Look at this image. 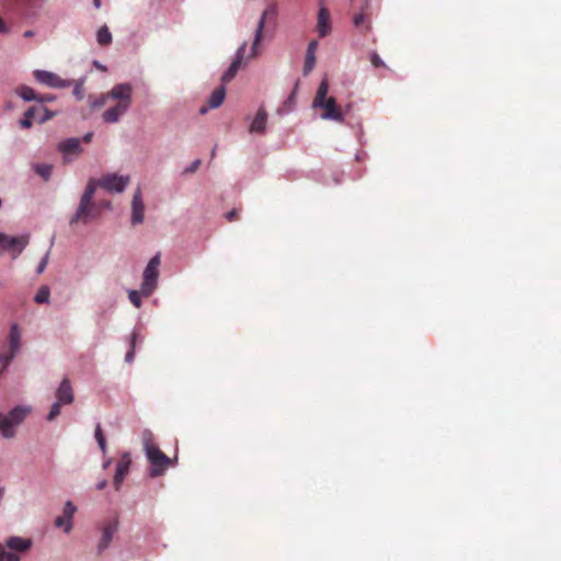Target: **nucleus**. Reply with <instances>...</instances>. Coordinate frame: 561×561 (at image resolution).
<instances>
[{
	"label": "nucleus",
	"mask_w": 561,
	"mask_h": 561,
	"mask_svg": "<svg viewBox=\"0 0 561 561\" xmlns=\"http://www.w3.org/2000/svg\"><path fill=\"white\" fill-rule=\"evenodd\" d=\"M56 401L61 404H71L75 400L73 389L68 378H64L55 392Z\"/></svg>",
	"instance_id": "16"
},
{
	"label": "nucleus",
	"mask_w": 561,
	"mask_h": 561,
	"mask_svg": "<svg viewBox=\"0 0 561 561\" xmlns=\"http://www.w3.org/2000/svg\"><path fill=\"white\" fill-rule=\"evenodd\" d=\"M33 170L37 175H39L43 180L47 181L49 180L51 172H53V165L49 163H36L33 167Z\"/></svg>",
	"instance_id": "26"
},
{
	"label": "nucleus",
	"mask_w": 561,
	"mask_h": 561,
	"mask_svg": "<svg viewBox=\"0 0 561 561\" xmlns=\"http://www.w3.org/2000/svg\"><path fill=\"white\" fill-rule=\"evenodd\" d=\"M76 512H77L76 505L71 501H67L64 506L62 515L65 517H67V519L72 520Z\"/></svg>",
	"instance_id": "31"
},
{
	"label": "nucleus",
	"mask_w": 561,
	"mask_h": 561,
	"mask_svg": "<svg viewBox=\"0 0 561 561\" xmlns=\"http://www.w3.org/2000/svg\"><path fill=\"white\" fill-rule=\"evenodd\" d=\"M118 522L116 519H112L105 523L102 528V537L98 543V552L102 553L105 549L108 548L114 534L117 531Z\"/></svg>",
	"instance_id": "14"
},
{
	"label": "nucleus",
	"mask_w": 561,
	"mask_h": 561,
	"mask_svg": "<svg viewBox=\"0 0 561 561\" xmlns=\"http://www.w3.org/2000/svg\"><path fill=\"white\" fill-rule=\"evenodd\" d=\"M317 31L321 37L327 36L331 32L330 13L325 8L319 10Z\"/></svg>",
	"instance_id": "22"
},
{
	"label": "nucleus",
	"mask_w": 561,
	"mask_h": 561,
	"mask_svg": "<svg viewBox=\"0 0 561 561\" xmlns=\"http://www.w3.org/2000/svg\"><path fill=\"white\" fill-rule=\"evenodd\" d=\"M34 77L38 82L51 88H65L70 85V82L61 79L56 73L46 70L34 71Z\"/></svg>",
	"instance_id": "12"
},
{
	"label": "nucleus",
	"mask_w": 561,
	"mask_h": 561,
	"mask_svg": "<svg viewBox=\"0 0 561 561\" xmlns=\"http://www.w3.org/2000/svg\"><path fill=\"white\" fill-rule=\"evenodd\" d=\"M225 98H226L225 87L220 85V87L216 88L207 101V106H202L199 108V113L205 114V113H207L208 108L219 107L224 103Z\"/></svg>",
	"instance_id": "19"
},
{
	"label": "nucleus",
	"mask_w": 561,
	"mask_h": 561,
	"mask_svg": "<svg viewBox=\"0 0 561 561\" xmlns=\"http://www.w3.org/2000/svg\"><path fill=\"white\" fill-rule=\"evenodd\" d=\"M100 207L111 208V202H104L99 206V208Z\"/></svg>",
	"instance_id": "48"
},
{
	"label": "nucleus",
	"mask_w": 561,
	"mask_h": 561,
	"mask_svg": "<svg viewBox=\"0 0 561 561\" xmlns=\"http://www.w3.org/2000/svg\"><path fill=\"white\" fill-rule=\"evenodd\" d=\"M131 91L133 88L129 83H119L107 92V95L116 100L117 103L103 113V119L106 123H116L119 121L121 116L126 113L131 104Z\"/></svg>",
	"instance_id": "1"
},
{
	"label": "nucleus",
	"mask_w": 561,
	"mask_h": 561,
	"mask_svg": "<svg viewBox=\"0 0 561 561\" xmlns=\"http://www.w3.org/2000/svg\"><path fill=\"white\" fill-rule=\"evenodd\" d=\"M96 41L101 46H107L112 43V34L106 25L99 28Z\"/></svg>",
	"instance_id": "27"
},
{
	"label": "nucleus",
	"mask_w": 561,
	"mask_h": 561,
	"mask_svg": "<svg viewBox=\"0 0 561 561\" xmlns=\"http://www.w3.org/2000/svg\"><path fill=\"white\" fill-rule=\"evenodd\" d=\"M31 546V539L10 537L7 539L4 546L0 543V561H20V557L13 551L24 552L27 551Z\"/></svg>",
	"instance_id": "3"
},
{
	"label": "nucleus",
	"mask_w": 561,
	"mask_h": 561,
	"mask_svg": "<svg viewBox=\"0 0 561 561\" xmlns=\"http://www.w3.org/2000/svg\"><path fill=\"white\" fill-rule=\"evenodd\" d=\"M201 165V160H195L187 169L186 172L193 173L195 172Z\"/></svg>",
	"instance_id": "41"
},
{
	"label": "nucleus",
	"mask_w": 561,
	"mask_h": 561,
	"mask_svg": "<svg viewBox=\"0 0 561 561\" xmlns=\"http://www.w3.org/2000/svg\"><path fill=\"white\" fill-rule=\"evenodd\" d=\"M329 92V81L324 78L317 90V94L313 99L312 106L323 108L324 112L322 114V118L324 119H333V121H343V113L341 108L337 106L334 98H327Z\"/></svg>",
	"instance_id": "2"
},
{
	"label": "nucleus",
	"mask_w": 561,
	"mask_h": 561,
	"mask_svg": "<svg viewBox=\"0 0 561 561\" xmlns=\"http://www.w3.org/2000/svg\"><path fill=\"white\" fill-rule=\"evenodd\" d=\"M318 47L317 41H311L307 48L305 65H304V75H309L316 65V50Z\"/></svg>",
	"instance_id": "23"
},
{
	"label": "nucleus",
	"mask_w": 561,
	"mask_h": 561,
	"mask_svg": "<svg viewBox=\"0 0 561 561\" xmlns=\"http://www.w3.org/2000/svg\"><path fill=\"white\" fill-rule=\"evenodd\" d=\"M141 290L138 291V290H129L128 293V298L130 300V302L136 307V308H140L141 307Z\"/></svg>",
	"instance_id": "33"
},
{
	"label": "nucleus",
	"mask_w": 561,
	"mask_h": 561,
	"mask_svg": "<svg viewBox=\"0 0 561 561\" xmlns=\"http://www.w3.org/2000/svg\"><path fill=\"white\" fill-rule=\"evenodd\" d=\"M19 95L25 101L37 100L35 91L30 87H22L18 90Z\"/></svg>",
	"instance_id": "30"
},
{
	"label": "nucleus",
	"mask_w": 561,
	"mask_h": 561,
	"mask_svg": "<svg viewBox=\"0 0 561 561\" xmlns=\"http://www.w3.org/2000/svg\"><path fill=\"white\" fill-rule=\"evenodd\" d=\"M31 412L30 408L15 407L12 409L3 420L0 421V431L4 437H12L14 435L13 427L21 424L23 420Z\"/></svg>",
	"instance_id": "6"
},
{
	"label": "nucleus",
	"mask_w": 561,
	"mask_h": 561,
	"mask_svg": "<svg viewBox=\"0 0 561 561\" xmlns=\"http://www.w3.org/2000/svg\"><path fill=\"white\" fill-rule=\"evenodd\" d=\"M73 94L77 96L78 100H82L83 99V87H82V83H77L75 89H73Z\"/></svg>",
	"instance_id": "39"
},
{
	"label": "nucleus",
	"mask_w": 561,
	"mask_h": 561,
	"mask_svg": "<svg viewBox=\"0 0 561 561\" xmlns=\"http://www.w3.org/2000/svg\"><path fill=\"white\" fill-rule=\"evenodd\" d=\"M49 295H50V291H49V288L47 286H42L35 297H34V300L35 302L37 304H45V302H48V299H49Z\"/></svg>",
	"instance_id": "29"
},
{
	"label": "nucleus",
	"mask_w": 561,
	"mask_h": 561,
	"mask_svg": "<svg viewBox=\"0 0 561 561\" xmlns=\"http://www.w3.org/2000/svg\"><path fill=\"white\" fill-rule=\"evenodd\" d=\"M144 217H145V205L142 202L141 190L138 187L135 191L133 201H131V219H130L131 224L134 226L141 224L144 221Z\"/></svg>",
	"instance_id": "13"
},
{
	"label": "nucleus",
	"mask_w": 561,
	"mask_h": 561,
	"mask_svg": "<svg viewBox=\"0 0 561 561\" xmlns=\"http://www.w3.org/2000/svg\"><path fill=\"white\" fill-rule=\"evenodd\" d=\"M94 436L96 440L104 438V434L100 425H96Z\"/></svg>",
	"instance_id": "42"
},
{
	"label": "nucleus",
	"mask_w": 561,
	"mask_h": 561,
	"mask_svg": "<svg viewBox=\"0 0 561 561\" xmlns=\"http://www.w3.org/2000/svg\"><path fill=\"white\" fill-rule=\"evenodd\" d=\"M96 187H99L98 180L90 179L80 199V213H83L85 204L93 199Z\"/></svg>",
	"instance_id": "25"
},
{
	"label": "nucleus",
	"mask_w": 561,
	"mask_h": 561,
	"mask_svg": "<svg viewBox=\"0 0 561 561\" xmlns=\"http://www.w3.org/2000/svg\"><path fill=\"white\" fill-rule=\"evenodd\" d=\"M41 102H44V101H51L53 98L51 96H45V98H41L38 99Z\"/></svg>",
	"instance_id": "51"
},
{
	"label": "nucleus",
	"mask_w": 561,
	"mask_h": 561,
	"mask_svg": "<svg viewBox=\"0 0 561 561\" xmlns=\"http://www.w3.org/2000/svg\"><path fill=\"white\" fill-rule=\"evenodd\" d=\"M33 35H34L33 31H26V32L24 33V36H25V37H32Z\"/></svg>",
	"instance_id": "50"
},
{
	"label": "nucleus",
	"mask_w": 561,
	"mask_h": 561,
	"mask_svg": "<svg viewBox=\"0 0 561 561\" xmlns=\"http://www.w3.org/2000/svg\"><path fill=\"white\" fill-rule=\"evenodd\" d=\"M107 99H111V96L106 94H102L100 95L99 98L92 100V98H90L89 102H90V106L92 108H99V107H102L106 104V101Z\"/></svg>",
	"instance_id": "32"
},
{
	"label": "nucleus",
	"mask_w": 561,
	"mask_h": 561,
	"mask_svg": "<svg viewBox=\"0 0 561 561\" xmlns=\"http://www.w3.org/2000/svg\"><path fill=\"white\" fill-rule=\"evenodd\" d=\"M297 88H298V82L296 83L295 90L293 91V93H291V94H290V96L288 98V101H289V102H293V101H294V99H295V93H296Z\"/></svg>",
	"instance_id": "47"
},
{
	"label": "nucleus",
	"mask_w": 561,
	"mask_h": 561,
	"mask_svg": "<svg viewBox=\"0 0 561 561\" xmlns=\"http://www.w3.org/2000/svg\"><path fill=\"white\" fill-rule=\"evenodd\" d=\"M226 219L228 221H234V220H238L239 219V210L238 209H232L230 211H228L226 215H225Z\"/></svg>",
	"instance_id": "38"
},
{
	"label": "nucleus",
	"mask_w": 561,
	"mask_h": 561,
	"mask_svg": "<svg viewBox=\"0 0 561 561\" xmlns=\"http://www.w3.org/2000/svg\"><path fill=\"white\" fill-rule=\"evenodd\" d=\"M130 182L129 175L107 173L98 180L99 187L108 193H123Z\"/></svg>",
	"instance_id": "7"
},
{
	"label": "nucleus",
	"mask_w": 561,
	"mask_h": 561,
	"mask_svg": "<svg viewBox=\"0 0 561 561\" xmlns=\"http://www.w3.org/2000/svg\"><path fill=\"white\" fill-rule=\"evenodd\" d=\"M5 32H7V27L4 25L3 20L0 18V33H5Z\"/></svg>",
	"instance_id": "46"
},
{
	"label": "nucleus",
	"mask_w": 561,
	"mask_h": 561,
	"mask_svg": "<svg viewBox=\"0 0 561 561\" xmlns=\"http://www.w3.org/2000/svg\"><path fill=\"white\" fill-rule=\"evenodd\" d=\"M267 113L263 107H261L250 125V133L263 134L265 131Z\"/></svg>",
	"instance_id": "24"
},
{
	"label": "nucleus",
	"mask_w": 561,
	"mask_h": 561,
	"mask_svg": "<svg viewBox=\"0 0 561 561\" xmlns=\"http://www.w3.org/2000/svg\"><path fill=\"white\" fill-rule=\"evenodd\" d=\"M141 438H142V444H144L145 451H147L148 447H154L156 446L153 444V435H152V433L149 430H146V431L142 432Z\"/></svg>",
	"instance_id": "34"
},
{
	"label": "nucleus",
	"mask_w": 561,
	"mask_h": 561,
	"mask_svg": "<svg viewBox=\"0 0 561 561\" xmlns=\"http://www.w3.org/2000/svg\"><path fill=\"white\" fill-rule=\"evenodd\" d=\"M92 137H93V133H88L83 136L82 140L84 142H90L92 140Z\"/></svg>",
	"instance_id": "44"
},
{
	"label": "nucleus",
	"mask_w": 561,
	"mask_h": 561,
	"mask_svg": "<svg viewBox=\"0 0 561 561\" xmlns=\"http://www.w3.org/2000/svg\"><path fill=\"white\" fill-rule=\"evenodd\" d=\"M61 405L62 404L57 402V401L51 405L50 411H49V413L47 415V421L51 422V421H54L60 414V407Z\"/></svg>",
	"instance_id": "35"
},
{
	"label": "nucleus",
	"mask_w": 561,
	"mask_h": 561,
	"mask_svg": "<svg viewBox=\"0 0 561 561\" xmlns=\"http://www.w3.org/2000/svg\"><path fill=\"white\" fill-rule=\"evenodd\" d=\"M276 14V5L275 4H271L268 5L262 13L261 15V19L259 21V24H257V27H256V31H255V36H254V42H253V46H252V56L255 57L256 56V46L259 45V43L261 42L262 39V34H263V28H264V24H265V21L268 16H273Z\"/></svg>",
	"instance_id": "17"
},
{
	"label": "nucleus",
	"mask_w": 561,
	"mask_h": 561,
	"mask_svg": "<svg viewBox=\"0 0 561 561\" xmlns=\"http://www.w3.org/2000/svg\"><path fill=\"white\" fill-rule=\"evenodd\" d=\"M131 459L128 454H124L117 462L116 472L114 476V485L118 490L121 483L129 471Z\"/></svg>",
	"instance_id": "20"
},
{
	"label": "nucleus",
	"mask_w": 561,
	"mask_h": 561,
	"mask_svg": "<svg viewBox=\"0 0 561 561\" xmlns=\"http://www.w3.org/2000/svg\"><path fill=\"white\" fill-rule=\"evenodd\" d=\"M137 335L134 333L131 335V350L126 354V362L130 363L134 358V348H135V342H136Z\"/></svg>",
	"instance_id": "37"
},
{
	"label": "nucleus",
	"mask_w": 561,
	"mask_h": 561,
	"mask_svg": "<svg viewBox=\"0 0 561 561\" xmlns=\"http://www.w3.org/2000/svg\"><path fill=\"white\" fill-rule=\"evenodd\" d=\"M370 61H371L373 66L376 68L385 67L383 61L381 60V58L379 57V55L377 53H371Z\"/></svg>",
	"instance_id": "36"
},
{
	"label": "nucleus",
	"mask_w": 561,
	"mask_h": 561,
	"mask_svg": "<svg viewBox=\"0 0 561 561\" xmlns=\"http://www.w3.org/2000/svg\"><path fill=\"white\" fill-rule=\"evenodd\" d=\"M93 4L96 9L101 7V0H93Z\"/></svg>",
	"instance_id": "49"
},
{
	"label": "nucleus",
	"mask_w": 561,
	"mask_h": 561,
	"mask_svg": "<svg viewBox=\"0 0 561 561\" xmlns=\"http://www.w3.org/2000/svg\"><path fill=\"white\" fill-rule=\"evenodd\" d=\"M48 252L46 253V255L42 259V261L39 262L38 266H37V273L38 274H42L44 272V270L46 268V265L48 263Z\"/></svg>",
	"instance_id": "40"
},
{
	"label": "nucleus",
	"mask_w": 561,
	"mask_h": 561,
	"mask_svg": "<svg viewBox=\"0 0 561 561\" xmlns=\"http://www.w3.org/2000/svg\"><path fill=\"white\" fill-rule=\"evenodd\" d=\"M146 456L151 465L149 469V476L151 478L162 476L171 465V459L164 453H162L158 446L148 447Z\"/></svg>",
	"instance_id": "5"
},
{
	"label": "nucleus",
	"mask_w": 561,
	"mask_h": 561,
	"mask_svg": "<svg viewBox=\"0 0 561 561\" xmlns=\"http://www.w3.org/2000/svg\"><path fill=\"white\" fill-rule=\"evenodd\" d=\"M106 485H107V481H106V480H102V481H100V482L96 484V489H98V490H103Z\"/></svg>",
	"instance_id": "45"
},
{
	"label": "nucleus",
	"mask_w": 561,
	"mask_h": 561,
	"mask_svg": "<svg viewBox=\"0 0 561 561\" xmlns=\"http://www.w3.org/2000/svg\"><path fill=\"white\" fill-rule=\"evenodd\" d=\"M27 243L28 237H8L4 233H0V249L15 251L14 257L24 250Z\"/></svg>",
	"instance_id": "10"
},
{
	"label": "nucleus",
	"mask_w": 561,
	"mask_h": 561,
	"mask_svg": "<svg viewBox=\"0 0 561 561\" xmlns=\"http://www.w3.org/2000/svg\"><path fill=\"white\" fill-rule=\"evenodd\" d=\"M21 346V332L18 324H12L9 332V346L0 353V364L7 368Z\"/></svg>",
	"instance_id": "8"
},
{
	"label": "nucleus",
	"mask_w": 561,
	"mask_h": 561,
	"mask_svg": "<svg viewBox=\"0 0 561 561\" xmlns=\"http://www.w3.org/2000/svg\"><path fill=\"white\" fill-rule=\"evenodd\" d=\"M96 442H98V444H99V446H100V448H101L102 453H103V454H105V451H106V442H105V437H104V438H102V439H99V440H96Z\"/></svg>",
	"instance_id": "43"
},
{
	"label": "nucleus",
	"mask_w": 561,
	"mask_h": 561,
	"mask_svg": "<svg viewBox=\"0 0 561 561\" xmlns=\"http://www.w3.org/2000/svg\"><path fill=\"white\" fill-rule=\"evenodd\" d=\"M58 150L65 156L76 154L79 156L82 152L80 139L78 138H69L65 141H61L58 145Z\"/></svg>",
	"instance_id": "21"
},
{
	"label": "nucleus",
	"mask_w": 561,
	"mask_h": 561,
	"mask_svg": "<svg viewBox=\"0 0 561 561\" xmlns=\"http://www.w3.org/2000/svg\"><path fill=\"white\" fill-rule=\"evenodd\" d=\"M1 420H3V416H2V414L0 413V421H1Z\"/></svg>",
	"instance_id": "52"
},
{
	"label": "nucleus",
	"mask_w": 561,
	"mask_h": 561,
	"mask_svg": "<svg viewBox=\"0 0 561 561\" xmlns=\"http://www.w3.org/2000/svg\"><path fill=\"white\" fill-rule=\"evenodd\" d=\"M99 214V206L95 203H93V201H90V203L85 204L83 213H80V205L78 206V209L76 214L70 218L69 224L71 226L77 222L88 224L90 220L96 218Z\"/></svg>",
	"instance_id": "11"
},
{
	"label": "nucleus",
	"mask_w": 561,
	"mask_h": 561,
	"mask_svg": "<svg viewBox=\"0 0 561 561\" xmlns=\"http://www.w3.org/2000/svg\"><path fill=\"white\" fill-rule=\"evenodd\" d=\"M353 23L357 30L366 33L370 30V7L368 0L360 8V11L353 18Z\"/></svg>",
	"instance_id": "15"
},
{
	"label": "nucleus",
	"mask_w": 561,
	"mask_h": 561,
	"mask_svg": "<svg viewBox=\"0 0 561 561\" xmlns=\"http://www.w3.org/2000/svg\"><path fill=\"white\" fill-rule=\"evenodd\" d=\"M159 266H160V254L157 253L149 263L147 264L144 271V280L141 284V294L144 297H149L158 285L159 277Z\"/></svg>",
	"instance_id": "4"
},
{
	"label": "nucleus",
	"mask_w": 561,
	"mask_h": 561,
	"mask_svg": "<svg viewBox=\"0 0 561 561\" xmlns=\"http://www.w3.org/2000/svg\"><path fill=\"white\" fill-rule=\"evenodd\" d=\"M244 50H245V44H243L237 51V55H236V58L234 60L232 61V64L230 65V67L224 72L222 77H221V81L224 83H228L230 82L237 75L241 64H242V59H243V56H244Z\"/></svg>",
	"instance_id": "18"
},
{
	"label": "nucleus",
	"mask_w": 561,
	"mask_h": 561,
	"mask_svg": "<svg viewBox=\"0 0 561 561\" xmlns=\"http://www.w3.org/2000/svg\"><path fill=\"white\" fill-rule=\"evenodd\" d=\"M49 118L50 115L48 114L47 108L42 105L32 106L25 112L24 117L20 121V125L22 128H30L34 121L42 123Z\"/></svg>",
	"instance_id": "9"
},
{
	"label": "nucleus",
	"mask_w": 561,
	"mask_h": 561,
	"mask_svg": "<svg viewBox=\"0 0 561 561\" xmlns=\"http://www.w3.org/2000/svg\"><path fill=\"white\" fill-rule=\"evenodd\" d=\"M54 524L58 528H64L67 534L71 531L73 526L72 520L67 519L64 515L56 517Z\"/></svg>",
	"instance_id": "28"
}]
</instances>
